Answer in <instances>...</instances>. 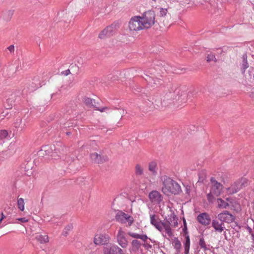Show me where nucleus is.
<instances>
[{"instance_id":"obj_1","label":"nucleus","mask_w":254,"mask_h":254,"mask_svg":"<svg viewBox=\"0 0 254 254\" xmlns=\"http://www.w3.org/2000/svg\"><path fill=\"white\" fill-rule=\"evenodd\" d=\"M192 95V93L189 92L187 93L185 90L178 87L176 85H172L168 89V91L162 99L161 104L162 106H167L168 101L176 100L178 103H185L188 99H190ZM170 103V102H168Z\"/></svg>"},{"instance_id":"obj_2","label":"nucleus","mask_w":254,"mask_h":254,"mask_svg":"<svg viewBox=\"0 0 254 254\" xmlns=\"http://www.w3.org/2000/svg\"><path fill=\"white\" fill-rule=\"evenodd\" d=\"M162 192L166 195L178 194L181 191L180 186L169 177H165L163 181Z\"/></svg>"},{"instance_id":"obj_3","label":"nucleus","mask_w":254,"mask_h":254,"mask_svg":"<svg viewBox=\"0 0 254 254\" xmlns=\"http://www.w3.org/2000/svg\"><path fill=\"white\" fill-rule=\"evenodd\" d=\"M211 187L210 192L207 194V198L209 202H212L215 196H219L223 191V186L217 182L214 178L210 179Z\"/></svg>"},{"instance_id":"obj_4","label":"nucleus","mask_w":254,"mask_h":254,"mask_svg":"<svg viewBox=\"0 0 254 254\" xmlns=\"http://www.w3.org/2000/svg\"><path fill=\"white\" fill-rule=\"evenodd\" d=\"M155 16V11L153 10H148L143 13L141 19L144 28H149L154 24Z\"/></svg>"},{"instance_id":"obj_5","label":"nucleus","mask_w":254,"mask_h":254,"mask_svg":"<svg viewBox=\"0 0 254 254\" xmlns=\"http://www.w3.org/2000/svg\"><path fill=\"white\" fill-rule=\"evenodd\" d=\"M30 119L25 115L22 118H18L16 119L13 124L14 127L16 129L17 133H21L29 124Z\"/></svg>"},{"instance_id":"obj_6","label":"nucleus","mask_w":254,"mask_h":254,"mask_svg":"<svg viewBox=\"0 0 254 254\" xmlns=\"http://www.w3.org/2000/svg\"><path fill=\"white\" fill-rule=\"evenodd\" d=\"M115 219L117 221L122 224L127 223V226H130L134 222L133 218L128 214L122 211L118 210L116 214Z\"/></svg>"},{"instance_id":"obj_7","label":"nucleus","mask_w":254,"mask_h":254,"mask_svg":"<svg viewBox=\"0 0 254 254\" xmlns=\"http://www.w3.org/2000/svg\"><path fill=\"white\" fill-rule=\"evenodd\" d=\"M119 28V23L118 22H114L109 26L104 28L99 34L98 37L100 39H104L106 37L113 35Z\"/></svg>"},{"instance_id":"obj_8","label":"nucleus","mask_w":254,"mask_h":254,"mask_svg":"<svg viewBox=\"0 0 254 254\" xmlns=\"http://www.w3.org/2000/svg\"><path fill=\"white\" fill-rule=\"evenodd\" d=\"M128 27L131 31H138L145 29L140 16L131 17L128 23Z\"/></svg>"},{"instance_id":"obj_9","label":"nucleus","mask_w":254,"mask_h":254,"mask_svg":"<svg viewBox=\"0 0 254 254\" xmlns=\"http://www.w3.org/2000/svg\"><path fill=\"white\" fill-rule=\"evenodd\" d=\"M217 218L220 221L224 223H231L235 221L236 217L235 215L231 214L228 211L224 210L218 214Z\"/></svg>"},{"instance_id":"obj_10","label":"nucleus","mask_w":254,"mask_h":254,"mask_svg":"<svg viewBox=\"0 0 254 254\" xmlns=\"http://www.w3.org/2000/svg\"><path fill=\"white\" fill-rule=\"evenodd\" d=\"M110 237L106 234L95 235L94 238V243L96 245H105L108 244Z\"/></svg>"},{"instance_id":"obj_11","label":"nucleus","mask_w":254,"mask_h":254,"mask_svg":"<svg viewBox=\"0 0 254 254\" xmlns=\"http://www.w3.org/2000/svg\"><path fill=\"white\" fill-rule=\"evenodd\" d=\"M83 102L86 106L89 108H95L96 110L99 111L101 112H104L108 110V108L107 107L100 108L97 106V105L94 99H92L87 97L83 98Z\"/></svg>"},{"instance_id":"obj_12","label":"nucleus","mask_w":254,"mask_h":254,"mask_svg":"<svg viewBox=\"0 0 254 254\" xmlns=\"http://www.w3.org/2000/svg\"><path fill=\"white\" fill-rule=\"evenodd\" d=\"M150 201L154 204H159L163 200L162 195L157 190L151 191L148 195Z\"/></svg>"},{"instance_id":"obj_13","label":"nucleus","mask_w":254,"mask_h":254,"mask_svg":"<svg viewBox=\"0 0 254 254\" xmlns=\"http://www.w3.org/2000/svg\"><path fill=\"white\" fill-rule=\"evenodd\" d=\"M150 223L158 231H162V225L164 222H162L158 215L150 213Z\"/></svg>"},{"instance_id":"obj_14","label":"nucleus","mask_w":254,"mask_h":254,"mask_svg":"<svg viewBox=\"0 0 254 254\" xmlns=\"http://www.w3.org/2000/svg\"><path fill=\"white\" fill-rule=\"evenodd\" d=\"M117 241L119 244L123 248H127L128 245V241L125 236V232L120 228L118 230L117 235Z\"/></svg>"},{"instance_id":"obj_15","label":"nucleus","mask_w":254,"mask_h":254,"mask_svg":"<svg viewBox=\"0 0 254 254\" xmlns=\"http://www.w3.org/2000/svg\"><path fill=\"white\" fill-rule=\"evenodd\" d=\"M90 158L93 162L98 164H102L108 160V158L106 155H102L96 152L91 153Z\"/></svg>"},{"instance_id":"obj_16","label":"nucleus","mask_w":254,"mask_h":254,"mask_svg":"<svg viewBox=\"0 0 254 254\" xmlns=\"http://www.w3.org/2000/svg\"><path fill=\"white\" fill-rule=\"evenodd\" d=\"M197 220L201 224L205 226L210 224L211 218L208 213L206 212L199 214L197 217Z\"/></svg>"},{"instance_id":"obj_17","label":"nucleus","mask_w":254,"mask_h":254,"mask_svg":"<svg viewBox=\"0 0 254 254\" xmlns=\"http://www.w3.org/2000/svg\"><path fill=\"white\" fill-rule=\"evenodd\" d=\"M211 225L215 232L220 233H222L225 229L224 224L222 221H220L217 217L212 220Z\"/></svg>"},{"instance_id":"obj_18","label":"nucleus","mask_w":254,"mask_h":254,"mask_svg":"<svg viewBox=\"0 0 254 254\" xmlns=\"http://www.w3.org/2000/svg\"><path fill=\"white\" fill-rule=\"evenodd\" d=\"M105 249V252H108L109 254H124L120 248L111 244L107 245Z\"/></svg>"},{"instance_id":"obj_19","label":"nucleus","mask_w":254,"mask_h":254,"mask_svg":"<svg viewBox=\"0 0 254 254\" xmlns=\"http://www.w3.org/2000/svg\"><path fill=\"white\" fill-rule=\"evenodd\" d=\"M52 148L49 145L43 146L40 150L38 152V155L41 157H44L46 156H49L52 152Z\"/></svg>"},{"instance_id":"obj_20","label":"nucleus","mask_w":254,"mask_h":254,"mask_svg":"<svg viewBox=\"0 0 254 254\" xmlns=\"http://www.w3.org/2000/svg\"><path fill=\"white\" fill-rule=\"evenodd\" d=\"M241 189L240 185L238 181H236L230 187L227 188L228 193L230 194H232L237 192Z\"/></svg>"},{"instance_id":"obj_21","label":"nucleus","mask_w":254,"mask_h":254,"mask_svg":"<svg viewBox=\"0 0 254 254\" xmlns=\"http://www.w3.org/2000/svg\"><path fill=\"white\" fill-rule=\"evenodd\" d=\"M145 80L149 84L152 86H158L161 84V80L160 79L148 75H146V78H145Z\"/></svg>"},{"instance_id":"obj_22","label":"nucleus","mask_w":254,"mask_h":254,"mask_svg":"<svg viewBox=\"0 0 254 254\" xmlns=\"http://www.w3.org/2000/svg\"><path fill=\"white\" fill-rule=\"evenodd\" d=\"M32 84H34L33 86H31V87H28V90L30 92L35 91L42 86L39 77H35L33 79Z\"/></svg>"},{"instance_id":"obj_23","label":"nucleus","mask_w":254,"mask_h":254,"mask_svg":"<svg viewBox=\"0 0 254 254\" xmlns=\"http://www.w3.org/2000/svg\"><path fill=\"white\" fill-rule=\"evenodd\" d=\"M127 234L132 238L141 239L144 242H146L147 239H149L151 241V239L149 238L146 235H139L131 232H128Z\"/></svg>"},{"instance_id":"obj_24","label":"nucleus","mask_w":254,"mask_h":254,"mask_svg":"<svg viewBox=\"0 0 254 254\" xmlns=\"http://www.w3.org/2000/svg\"><path fill=\"white\" fill-rule=\"evenodd\" d=\"M247 54H244L242 56V70L243 72L244 73L247 68L249 67V64L247 61Z\"/></svg>"},{"instance_id":"obj_25","label":"nucleus","mask_w":254,"mask_h":254,"mask_svg":"<svg viewBox=\"0 0 254 254\" xmlns=\"http://www.w3.org/2000/svg\"><path fill=\"white\" fill-rule=\"evenodd\" d=\"M131 251L133 252H137L141 247L140 242L137 240H133L131 243Z\"/></svg>"},{"instance_id":"obj_26","label":"nucleus","mask_w":254,"mask_h":254,"mask_svg":"<svg viewBox=\"0 0 254 254\" xmlns=\"http://www.w3.org/2000/svg\"><path fill=\"white\" fill-rule=\"evenodd\" d=\"M167 224L171 225L172 224L174 227L178 225L177 218L174 213H172L170 215L168 219L166 222Z\"/></svg>"},{"instance_id":"obj_27","label":"nucleus","mask_w":254,"mask_h":254,"mask_svg":"<svg viewBox=\"0 0 254 254\" xmlns=\"http://www.w3.org/2000/svg\"><path fill=\"white\" fill-rule=\"evenodd\" d=\"M35 239L41 244H45L49 242V237L47 235L39 234L36 236Z\"/></svg>"},{"instance_id":"obj_28","label":"nucleus","mask_w":254,"mask_h":254,"mask_svg":"<svg viewBox=\"0 0 254 254\" xmlns=\"http://www.w3.org/2000/svg\"><path fill=\"white\" fill-rule=\"evenodd\" d=\"M148 170L151 172L152 175H156L157 172V164L155 162L152 161L149 163Z\"/></svg>"},{"instance_id":"obj_29","label":"nucleus","mask_w":254,"mask_h":254,"mask_svg":"<svg viewBox=\"0 0 254 254\" xmlns=\"http://www.w3.org/2000/svg\"><path fill=\"white\" fill-rule=\"evenodd\" d=\"M73 229L72 224H69L66 225L63 230L62 235L64 237H67L69 234V232L71 231Z\"/></svg>"},{"instance_id":"obj_30","label":"nucleus","mask_w":254,"mask_h":254,"mask_svg":"<svg viewBox=\"0 0 254 254\" xmlns=\"http://www.w3.org/2000/svg\"><path fill=\"white\" fill-rule=\"evenodd\" d=\"M162 230L163 229L165 230L166 233L169 237H171L173 235L171 227L169 224H167V222H164L162 225Z\"/></svg>"},{"instance_id":"obj_31","label":"nucleus","mask_w":254,"mask_h":254,"mask_svg":"<svg viewBox=\"0 0 254 254\" xmlns=\"http://www.w3.org/2000/svg\"><path fill=\"white\" fill-rule=\"evenodd\" d=\"M217 202L218 203V207L220 208H227L229 206L228 202H225L221 198L217 199Z\"/></svg>"},{"instance_id":"obj_32","label":"nucleus","mask_w":254,"mask_h":254,"mask_svg":"<svg viewBox=\"0 0 254 254\" xmlns=\"http://www.w3.org/2000/svg\"><path fill=\"white\" fill-rule=\"evenodd\" d=\"M190 247V239L189 236L186 237V241L185 243V254H189V250Z\"/></svg>"},{"instance_id":"obj_33","label":"nucleus","mask_w":254,"mask_h":254,"mask_svg":"<svg viewBox=\"0 0 254 254\" xmlns=\"http://www.w3.org/2000/svg\"><path fill=\"white\" fill-rule=\"evenodd\" d=\"M174 248L177 253H180L182 247L181 242L177 238H175L174 240Z\"/></svg>"},{"instance_id":"obj_34","label":"nucleus","mask_w":254,"mask_h":254,"mask_svg":"<svg viewBox=\"0 0 254 254\" xmlns=\"http://www.w3.org/2000/svg\"><path fill=\"white\" fill-rule=\"evenodd\" d=\"M135 174L136 176H141L143 174V170L140 164H136L135 166Z\"/></svg>"},{"instance_id":"obj_35","label":"nucleus","mask_w":254,"mask_h":254,"mask_svg":"<svg viewBox=\"0 0 254 254\" xmlns=\"http://www.w3.org/2000/svg\"><path fill=\"white\" fill-rule=\"evenodd\" d=\"M13 14V11L12 10H8L5 12L3 14V18L6 21H9L11 19L12 15Z\"/></svg>"},{"instance_id":"obj_36","label":"nucleus","mask_w":254,"mask_h":254,"mask_svg":"<svg viewBox=\"0 0 254 254\" xmlns=\"http://www.w3.org/2000/svg\"><path fill=\"white\" fill-rule=\"evenodd\" d=\"M24 201L22 198H19L17 200V206L18 209L23 211L24 210Z\"/></svg>"},{"instance_id":"obj_37","label":"nucleus","mask_w":254,"mask_h":254,"mask_svg":"<svg viewBox=\"0 0 254 254\" xmlns=\"http://www.w3.org/2000/svg\"><path fill=\"white\" fill-rule=\"evenodd\" d=\"M241 189L243 187H246L248 185V180L246 178H242L240 180L238 181Z\"/></svg>"},{"instance_id":"obj_38","label":"nucleus","mask_w":254,"mask_h":254,"mask_svg":"<svg viewBox=\"0 0 254 254\" xmlns=\"http://www.w3.org/2000/svg\"><path fill=\"white\" fill-rule=\"evenodd\" d=\"M206 58L207 62H210L211 61H213L214 62H217V59L215 57V56L211 53L208 54Z\"/></svg>"},{"instance_id":"obj_39","label":"nucleus","mask_w":254,"mask_h":254,"mask_svg":"<svg viewBox=\"0 0 254 254\" xmlns=\"http://www.w3.org/2000/svg\"><path fill=\"white\" fill-rule=\"evenodd\" d=\"M199 245L201 248H203L204 251L207 250L208 249L206 247V245L203 238H201L199 241Z\"/></svg>"},{"instance_id":"obj_40","label":"nucleus","mask_w":254,"mask_h":254,"mask_svg":"<svg viewBox=\"0 0 254 254\" xmlns=\"http://www.w3.org/2000/svg\"><path fill=\"white\" fill-rule=\"evenodd\" d=\"M159 9V15L161 17H164V16L167 15L168 13V10L167 8H160Z\"/></svg>"},{"instance_id":"obj_41","label":"nucleus","mask_w":254,"mask_h":254,"mask_svg":"<svg viewBox=\"0 0 254 254\" xmlns=\"http://www.w3.org/2000/svg\"><path fill=\"white\" fill-rule=\"evenodd\" d=\"M50 156L51 157L52 159H57L60 157V155L58 154V152L55 149L54 151H53V149H52V152L51 153Z\"/></svg>"},{"instance_id":"obj_42","label":"nucleus","mask_w":254,"mask_h":254,"mask_svg":"<svg viewBox=\"0 0 254 254\" xmlns=\"http://www.w3.org/2000/svg\"><path fill=\"white\" fill-rule=\"evenodd\" d=\"M8 135V132L6 130H1L0 131V139L6 138Z\"/></svg>"},{"instance_id":"obj_43","label":"nucleus","mask_w":254,"mask_h":254,"mask_svg":"<svg viewBox=\"0 0 254 254\" xmlns=\"http://www.w3.org/2000/svg\"><path fill=\"white\" fill-rule=\"evenodd\" d=\"M84 254H96V250H91L90 249H86Z\"/></svg>"},{"instance_id":"obj_44","label":"nucleus","mask_w":254,"mask_h":254,"mask_svg":"<svg viewBox=\"0 0 254 254\" xmlns=\"http://www.w3.org/2000/svg\"><path fill=\"white\" fill-rule=\"evenodd\" d=\"M11 96L12 97L11 98L7 99L6 100V102L8 104H10V106H12V105L14 104V101L13 100V97L12 95Z\"/></svg>"},{"instance_id":"obj_45","label":"nucleus","mask_w":254,"mask_h":254,"mask_svg":"<svg viewBox=\"0 0 254 254\" xmlns=\"http://www.w3.org/2000/svg\"><path fill=\"white\" fill-rule=\"evenodd\" d=\"M7 115V111H6L5 112H3L1 113L0 115V119H3L4 117H6V116Z\"/></svg>"},{"instance_id":"obj_46","label":"nucleus","mask_w":254,"mask_h":254,"mask_svg":"<svg viewBox=\"0 0 254 254\" xmlns=\"http://www.w3.org/2000/svg\"><path fill=\"white\" fill-rule=\"evenodd\" d=\"M17 220L22 223H25L28 221V220L25 217L20 218L17 219Z\"/></svg>"},{"instance_id":"obj_47","label":"nucleus","mask_w":254,"mask_h":254,"mask_svg":"<svg viewBox=\"0 0 254 254\" xmlns=\"http://www.w3.org/2000/svg\"><path fill=\"white\" fill-rule=\"evenodd\" d=\"M8 50L11 53L14 51V46L13 45H10L7 48Z\"/></svg>"},{"instance_id":"obj_48","label":"nucleus","mask_w":254,"mask_h":254,"mask_svg":"<svg viewBox=\"0 0 254 254\" xmlns=\"http://www.w3.org/2000/svg\"><path fill=\"white\" fill-rule=\"evenodd\" d=\"M70 73V71L69 69H67V70H65V71H64L62 72V74H63L65 75H67L69 74Z\"/></svg>"},{"instance_id":"obj_49","label":"nucleus","mask_w":254,"mask_h":254,"mask_svg":"<svg viewBox=\"0 0 254 254\" xmlns=\"http://www.w3.org/2000/svg\"><path fill=\"white\" fill-rule=\"evenodd\" d=\"M190 187H187L186 188V193L189 194H190Z\"/></svg>"},{"instance_id":"obj_50","label":"nucleus","mask_w":254,"mask_h":254,"mask_svg":"<svg viewBox=\"0 0 254 254\" xmlns=\"http://www.w3.org/2000/svg\"><path fill=\"white\" fill-rule=\"evenodd\" d=\"M250 97L254 100V92H252L250 94Z\"/></svg>"},{"instance_id":"obj_51","label":"nucleus","mask_w":254,"mask_h":254,"mask_svg":"<svg viewBox=\"0 0 254 254\" xmlns=\"http://www.w3.org/2000/svg\"><path fill=\"white\" fill-rule=\"evenodd\" d=\"M33 86L34 84H32V81L31 83H29L27 86V88H28V87H31V86Z\"/></svg>"},{"instance_id":"obj_52","label":"nucleus","mask_w":254,"mask_h":254,"mask_svg":"<svg viewBox=\"0 0 254 254\" xmlns=\"http://www.w3.org/2000/svg\"><path fill=\"white\" fill-rule=\"evenodd\" d=\"M1 218H0V221H1L2 220V219H3V218L4 217V215H3V213H1Z\"/></svg>"},{"instance_id":"obj_53","label":"nucleus","mask_w":254,"mask_h":254,"mask_svg":"<svg viewBox=\"0 0 254 254\" xmlns=\"http://www.w3.org/2000/svg\"><path fill=\"white\" fill-rule=\"evenodd\" d=\"M184 225H185V228H184V230L185 229H187V227H186V220L185 219H184Z\"/></svg>"},{"instance_id":"obj_54","label":"nucleus","mask_w":254,"mask_h":254,"mask_svg":"<svg viewBox=\"0 0 254 254\" xmlns=\"http://www.w3.org/2000/svg\"><path fill=\"white\" fill-rule=\"evenodd\" d=\"M236 226L238 227L239 229H240V226H239L237 224V223L235 222Z\"/></svg>"},{"instance_id":"obj_55","label":"nucleus","mask_w":254,"mask_h":254,"mask_svg":"<svg viewBox=\"0 0 254 254\" xmlns=\"http://www.w3.org/2000/svg\"><path fill=\"white\" fill-rule=\"evenodd\" d=\"M147 245L148 247L149 248H151L152 247L151 245H150L149 244H147Z\"/></svg>"},{"instance_id":"obj_56","label":"nucleus","mask_w":254,"mask_h":254,"mask_svg":"<svg viewBox=\"0 0 254 254\" xmlns=\"http://www.w3.org/2000/svg\"><path fill=\"white\" fill-rule=\"evenodd\" d=\"M66 133L67 135H68L71 134V132H67Z\"/></svg>"},{"instance_id":"obj_57","label":"nucleus","mask_w":254,"mask_h":254,"mask_svg":"<svg viewBox=\"0 0 254 254\" xmlns=\"http://www.w3.org/2000/svg\"><path fill=\"white\" fill-rule=\"evenodd\" d=\"M167 25H168L167 24H164L165 26H168Z\"/></svg>"},{"instance_id":"obj_58","label":"nucleus","mask_w":254,"mask_h":254,"mask_svg":"<svg viewBox=\"0 0 254 254\" xmlns=\"http://www.w3.org/2000/svg\"><path fill=\"white\" fill-rule=\"evenodd\" d=\"M104 254H109L108 252H106V253H105Z\"/></svg>"},{"instance_id":"obj_59","label":"nucleus","mask_w":254,"mask_h":254,"mask_svg":"<svg viewBox=\"0 0 254 254\" xmlns=\"http://www.w3.org/2000/svg\"><path fill=\"white\" fill-rule=\"evenodd\" d=\"M134 70V69H131V71L132 72Z\"/></svg>"},{"instance_id":"obj_60","label":"nucleus","mask_w":254,"mask_h":254,"mask_svg":"<svg viewBox=\"0 0 254 254\" xmlns=\"http://www.w3.org/2000/svg\"><path fill=\"white\" fill-rule=\"evenodd\" d=\"M226 200H227V201H228V200H229V198H227L226 199Z\"/></svg>"},{"instance_id":"obj_61","label":"nucleus","mask_w":254,"mask_h":254,"mask_svg":"<svg viewBox=\"0 0 254 254\" xmlns=\"http://www.w3.org/2000/svg\"><path fill=\"white\" fill-rule=\"evenodd\" d=\"M252 236H253V237H254V234H252Z\"/></svg>"}]
</instances>
